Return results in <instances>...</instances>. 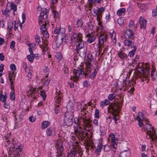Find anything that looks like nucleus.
Instances as JSON below:
<instances>
[{"label": "nucleus", "mask_w": 157, "mask_h": 157, "mask_svg": "<svg viewBox=\"0 0 157 157\" xmlns=\"http://www.w3.org/2000/svg\"><path fill=\"white\" fill-rule=\"evenodd\" d=\"M29 120L30 121L32 122H33L36 121V118L32 116L29 117Z\"/></svg>", "instance_id": "nucleus-64"}, {"label": "nucleus", "mask_w": 157, "mask_h": 157, "mask_svg": "<svg viewBox=\"0 0 157 157\" xmlns=\"http://www.w3.org/2000/svg\"><path fill=\"white\" fill-rule=\"evenodd\" d=\"M122 104L119 102L114 103L109 105L108 108V110L112 113L118 114L120 111Z\"/></svg>", "instance_id": "nucleus-3"}, {"label": "nucleus", "mask_w": 157, "mask_h": 157, "mask_svg": "<svg viewBox=\"0 0 157 157\" xmlns=\"http://www.w3.org/2000/svg\"><path fill=\"white\" fill-rule=\"evenodd\" d=\"M136 84L135 81L133 80H132L130 81V80H128V88L132 87L130 88V90L128 91V93L130 92L131 94H134L133 91L135 90L134 86Z\"/></svg>", "instance_id": "nucleus-15"}, {"label": "nucleus", "mask_w": 157, "mask_h": 157, "mask_svg": "<svg viewBox=\"0 0 157 157\" xmlns=\"http://www.w3.org/2000/svg\"><path fill=\"white\" fill-rule=\"evenodd\" d=\"M63 31H65L64 29L56 27L54 30V33L56 34H58L60 33H63Z\"/></svg>", "instance_id": "nucleus-29"}, {"label": "nucleus", "mask_w": 157, "mask_h": 157, "mask_svg": "<svg viewBox=\"0 0 157 157\" xmlns=\"http://www.w3.org/2000/svg\"><path fill=\"white\" fill-rule=\"evenodd\" d=\"M105 9L103 7H101L100 8H99L98 9L94 10V13H97L98 14H101L102 15L103 12L105 11Z\"/></svg>", "instance_id": "nucleus-28"}, {"label": "nucleus", "mask_w": 157, "mask_h": 157, "mask_svg": "<svg viewBox=\"0 0 157 157\" xmlns=\"http://www.w3.org/2000/svg\"><path fill=\"white\" fill-rule=\"evenodd\" d=\"M125 11V9L124 8H121L118 10L117 11V14L119 16L121 15L122 13H124Z\"/></svg>", "instance_id": "nucleus-35"}, {"label": "nucleus", "mask_w": 157, "mask_h": 157, "mask_svg": "<svg viewBox=\"0 0 157 157\" xmlns=\"http://www.w3.org/2000/svg\"><path fill=\"white\" fill-rule=\"evenodd\" d=\"M10 99L12 101H14L15 100V97L14 90L11 92L10 93Z\"/></svg>", "instance_id": "nucleus-41"}, {"label": "nucleus", "mask_w": 157, "mask_h": 157, "mask_svg": "<svg viewBox=\"0 0 157 157\" xmlns=\"http://www.w3.org/2000/svg\"><path fill=\"white\" fill-rule=\"evenodd\" d=\"M98 70V68H97V67H96V68L94 70V71L92 73V74H88L87 78H90L92 79H94L97 73Z\"/></svg>", "instance_id": "nucleus-24"}, {"label": "nucleus", "mask_w": 157, "mask_h": 157, "mask_svg": "<svg viewBox=\"0 0 157 157\" xmlns=\"http://www.w3.org/2000/svg\"><path fill=\"white\" fill-rule=\"evenodd\" d=\"M136 30L128 29V32H129V34H128V39H133L134 38V35L135 34V32Z\"/></svg>", "instance_id": "nucleus-23"}, {"label": "nucleus", "mask_w": 157, "mask_h": 157, "mask_svg": "<svg viewBox=\"0 0 157 157\" xmlns=\"http://www.w3.org/2000/svg\"><path fill=\"white\" fill-rule=\"evenodd\" d=\"M53 15L54 18H57L58 17L59 13H58L54 10H53Z\"/></svg>", "instance_id": "nucleus-59"}, {"label": "nucleus", "mask_w": 157, "mask_h": 157, "mask_svg": "<svg viewBox=\"0 0 157 157\" xmlns=\"http://www.w3.org/2000/svg\"><path fill=\"white\" fill-rule=\"evenodd\" d=\"M10 6L11 10H13L14 11H16L17 10V6L15 5L13 2H11Z\"/></svg>", "instance_id": "nucleus-37"}, {"label": "nucleus", "mask_w": 157, "mask_h": 157, "mask_svg": "<svg viewBox=\"0 0 157 157\" xmlns=\"http://www.w3.org/2000/svg\"><path fill=\"white\" fill-rule=\"evenodd\" d=\"M29 94L31 96V97L33 98L34 99H36L37 97V91L36 89L33 88V89L31 90Z\"/></svg>", "instance_id": "nucleus-25"}, {"label": "nucleus", "mask_w": 157, "mask_h": 157, "mask_svg": "<svg viewBox=\"0 0 157 157\" xmlns=\"http://www.w3.org/2000/svg\"><path fill=\"white\" fill-rule=\"evenodd\" d=\"M118 55L119 57L122 59H126L127 56L126 54L122 51H120L118 52Z\"/></svg>", "instance_id": "nucleus-31"}, {"label": "nucleus", "mask_w": 157, "mask_h": 157, "mask_svg": "<svg viewBox=\"0 0 157 157\" xmlns=\"http://www.w3.org/2000/svg\"><path fill=\"white\" fill-rule=\"evenodd\" d=\"M83 24L82 20L81 19L78 20L76 24L77 27L78 28L79 27H82Z\"/></svg>", "instance_id": "nucleus-43"}, {"label": "nucleus", "mask_w": 157, "mask_h": 157, "mask_svg": "<svg viewBox=\"0 0 157 157\" xmlns=\"http://www.w3.org/2000/svg\"><path fill=\"white\" fill-rule=\"evenodd\" d=\"M47 41H46V42L44 41L43 42V45H41L40 44V47L41 48L42 50H44L45 47H47ZM47 47H46V48Z\"/></svg>", "instance_id": "nucleus-48"}, {"label": "nucleus", "mask_w": 157, "mask_h": 157, "mask_svg": "<svg viewBox=\"0 0 157 157\" xmlns=\"http://www.w3.org/2000/svg\"><path fill=\"white\" fill-rule=\"evenodd\" d=\"M14 25V23L12 21H10L8 23V27L9 30H11Z\"/></svg>", "instance_id": "nucleus-42"}, {"label": "nucleus", "mask_w": 157, "mask_h": 157, "mask_svg": "<svg viewBox=\"0 0 157 157\" xmlns=\"http://www.w3.org/2000/svg\"><path fill=\"white\" fill-rule=\"evenodd\" d=\"M74 46H75V50L77 53H79L80 54L82 52L81 50L83 49L84 47V42L82 40V39H79L78 41L74 43Z\"/></svg>", "instance_id": "nucleus-8"}, {"label": "nucleus", "mask_w": 157, "mask_h": 157, "mask_svg": "<svg viewBox=\"0 0 157 157\" xmlns=\"http://www.w3.org/2000/svg\"><path fill=\"white\" fill-rule=\"evenodd\" d=\"M9 78L10 82H14V80H15V77L13 76V75H11V74H9Z\"/></svg>", "instance_id": "nucleus-50"}, {"label": "nucleus", "mask_w": 157, "mask_h": 157, "mask_svg": "<svg viewBox=\"0 0 157 157\" xmlns=\"http://www.w3.org/2000/svg\"><path fill=\"white\" fill-rule=\"evenodd\" d=\"M71 43H73L79 41V39L81 40L82 39V35L80 33L77 34L74 32H73L71 34Z\"/></svg>", "instance_id": "nucleus-9"}, {"label": "nucleus", "mask_w": 157, "mask_h": 157, "mask_svg": "<svg viewBox=\"0 0 157 157\" xmlns=\"http://www.w3.org/2000/svg\"><path fill=\"white\" fill-rule=\"evenodd\" d=\"M88 61L86 63V71L89 74H91L92 70L91 63L93 60L92 55L91 54L89 53L87 55Z\"/></svg>", "instance_id": "nucleus-5"}, {"label": "nucleus", "mask_w": 157, "mask_h": 157, "mask_svg": "<svg viewBox=\"0 0 157 157\" xmlns=\"http://www.w3.org/2000/svg\"><path fill=\"white\" fill-rule=\"evenodd\" d=\"M107 39V36L105 33H102L99 38L98 43L101 45H103L105 42H106Z\"/></svg>", "instance_id": "nucleus-11"}, {"label": "nucleus", "mask_w": 157, "mask_h": 157, "mask_svg": "<svg viewBox=\"0 0 157 157\" xmlns=\"http://www.w3.org/2000/svg\"><path fill=\"white\" fill-rule=\"evenodd\" d=\"M109 100H108L107 99H105L101 102L100 106L102 108H103L104 106L109 105Z\"/></svg>", "instance_id": "nucleus-32"}, {"label": "nucleus", "mask_w": 157, "mask_h": 157, "mask_svg": "<svg viewBox=\"0 0 157 157\" xmlns=\"http://www.w3.org/2000/svg\"><path fill=\"white\" fill-rule=\"evenodd\" d=\"M133 47V49L130 51L128 53V56L132 57L134 55L135 53L137 47L136 46L132 44V41L131 40H128V47L129 48H132Z\"/></svg>", "instance_id": "nucleus-10"}, {"label": "nucleus", "mask_w": 157, "mask_h": 157, "mask_svg": "<svg viewBox=\"0 0 157 157\" xmlns=\"http://www.w3.org/2000/svg\"><path fill=\"white\" fill-rule=\"evenodd\" d=\"M40 95L42 97L43 100H45L46 98V95L45 92L44 90H42L40 91Z\"/></svg>", "instance_id": "nucleus-51"}, {"label": "nucleus", "mask_w": 157, "mask_h": 157, "mask_svg": "<svg viewBox=\"0 0 157 157\" xmlns=\"http://www.w3.org/2000/svg\"><path fill=\"white\" fill-rule=\"evenodd\" d=\"M2 14L6 17H8L10 14V10L8 9L7 7H6L5 9L2 10Z\"/></svg>", "instance_id": "nucleus-26"}, {"label": "nucleus", "mask_w": 157, "mask_h": 157, "mask_svg": "<svg viewBox=\"0 0 157 157\" xmlns=\"http://www.w3.org/2000/svg\"><path fill=\"white\" fill-rule=\"evenodd\" d=\"M43 71L44 72L47 74H48L49 72L48 68L45 66L44 67Z\"/></svg>", "instance_id": "nucleus-60"}, {"label": "nucleus", "mask_w": 157, "mask_h": 157, "mask_svg": "<svg viewBox=\"0 0 157 157\" xmlns=\"http://www.w3.org/2000/svg\"><path fill=\"white\" fill-rule=\"evenodd\" d=\"M63 71L66 76H67L68 74L69 70L67 67L66 65H64L63 68Z\"/></svg>", "instance_id": "nucleus-36"}, {"label": "nucleus", "mask_w": 157, "mask_h": 157, "mask_svg": "<svg viewBox=\"0 0 157 157\" xmlns=\"http://www.w3.org/2000/svg\"><path fill=\"white\" fill-rule=\"evenodd\" d=\"M35 42L37 44L40 45L41 41L40 40V37L37 35H36L35 36Z\"/></svg>", "instance_id": "nucleus-38"}, {"label": "nucleus", "mask_w": 157, "mask_h": 157, "mask_svg": "<svg viewBox=\"0 0 157 157\" xmlns=\"http://www.w3.org/2000/svg\"><path fill=\"white\" fill-rule=\"evenodd\" d=\"M65 31H63V35L62 36V37L61 39L62 40V42L64 40V42L65 43H67L68 42V37L67 36V35L64 34Z\"/></svg>", "instance_id": "nucleus-33"}, {"label": "nucleus", "mask_w": 157, "mask_h": 157, "mask_svg": "<svg viewBox=\"0 0 157 157\" xmlns=\"http://www.w3.org/2000/svg\"><path fill=\"white\" fill-rule=\"evenodd\" d=\"M48 24L43 23V25H41L40 28V30L41 33L46 38H48L49 35L47 31L46 26Z\"/></svg>", "instance_id": "nucleus-12"}, {"label": "nucleus", "mask_w": 157, "mask_h": 157, "mask_svg": "<svg viewBox=\"0 0 157 157\" xmlns=\"http://www.w3.org/2000/svg\"><path fill=\"white\" fill-rule=\"evenodd\" d=\"M128 27H129L128 29L132 30H136L137 28V25L135 24L134 21L132 20H130Z\"/></svg>", "instance_id": "nucleus-22"}, {"label": "nucleus", "mask_w": 157, "mask_h": 157, "mask_svg": "<svg viewBox=\"0 0 157 157\" xmlns=\"http://www.w3.org/2000/svg\"><path fill=\"white\" fill-rule=\"evenodd\" d=\"M144 65V67H143V68L141 67L139 68V71H140V70L141 71L140 73H149L150 71L148 64L147 63H145Z\"/></svg>", "instance_id": "nucleus-17"}, {"label": "nucleus", "mask_w": 157, "mask_h": 157, "mask_svg": "<svg viewBox=\"0 0 157 157\" xmlns=\"http://www.w3.org/2000/svg\"><path fill=\"white\" fill-rule=\"evenodd\" d=\"M105 18L106 20V22H109L111 19L110 15L109 13L106 15Z\"/></svg>", "instance_id": "nucleus-62"}, {"label": "nucleus", "mask_w": 157, "mask_h": 157, "mask_svg": "<svg viewBox=\"0 0 157 157\" xmlns=\"http://www.w3.org/2000/svg\"><path fill=\"white\" fill-rule=\"evenodd\" d=\"M95 14V15L97 16V20L98 21H100L102 17V15L101 14H98L97 13Z\"/></svg>", "instance_id": "nucleus-54"}, {"label": "nucleus", "mask_w": 157, "mask_h": 157, "mask_svg": "<svg viewBox=\"0 0 157 157\" xmlns=\"http://www.w3.org/2000/svg\"><path fill=\"white\" fill-rule=\"evenodd\" d=\"M70 113V116H67L65 115L63 125L66 127H68L72 125L73 123V119L74 117L73 112H71Z\"/></svg>", "instance_id": "nucleus-4"}, {"label": "nucleus", "mask_w": 157, "mask_h": 157, "mask_svg": "<svg viewBox=\"0 0 157 157\" xmlns=\"http://www.w3.org/2000/svg\"><path fill=\"white\" fill-rule=\"evenodd\" d=\"M48 77V75H46L45 78H44L42 80V82H44V84L45 86H47L49 85L50 81V79L47 78Z\"/></svg>", "instance_id": "nucleus-30"}, {"label": "nucleus", "mask_w": 157, "mask_h": 157, "mask_svg": "<svg viewBox=\"0 0 157 157\" xmlns=\"http://www.w3.org/2000/svg\"><path fill=\"white\" fill-rule=\"evenodd\" d=\"M46 133L47 135L50 136H55L56 134L55 129L53 127L48 128L46 129Z\"/></svg>", "instance_id": "nucleus-18"}, {"label": "nucleus", "mask_w": 157, "mask_h": 157, "mask_svg": "<svg viewBox=\"0 0 157 157\" xmlns=\"http://www.w3.org/2000/svg\"><path fill=\"white\" fill-rule=\"evenodd\" d=\"M79 143L77 141H76L75 143H73V150H71L70 152H69L67 155V157H75L77 156V154H79L78 151L77 150V148L76 147L78 145Z\"/></svg>", "instance_id": "nucleus-7"}, {"label": "nucleus", "mask_w": 157, "mask_h": 157, "mask_svg": "<svg viewBox=\"0 0 157 157\" xmlns=\"http://www.w3.org/2000/svg\"><path fill=\"white\" fill-rule=\"evenodd\" d=\"M83 121L86 129L88 128L89 129L87 131L89 132L90 129H91L92 128V124H91L92 121L90 120V119L88 118L87 119H83Z\"/></svg>", "instance_id": "nucleus-14"}, {"label": "nucleus", "mask_w": 157, "mask_h": 157, "mask_svg": "<svg viewBox=\"0 0 157 157\" xmlns=\"http://www.w3.org/2000/svg\"><path fill=\"white\" fill-rule=\"evenodd\" d=\"M152 15L153 17H155L157 16V6L155 9L152 10Z\"/></svg>", "instance_id": "nucleus-47"}, {"label": "nucleus", "mask_w": 157, "mask_h": 157, "mask_svg": "<svg viewBox=\"0 0 157 157\" xmlns=\"http://www.w3.org/2000/svg\"><path fill=\"white\" fill-rule=\"evenodd\" d=\"M55 98L56 102L58 104H59L61 102L62 99L61 97L58 95L57 96L56 95Z\"/></svg>", "instance_id": "nucleus-39"}, {"label": "nucleus", "mask_w": 157, "mask_h": 157, "mask_svg": "<svg viewBox=\"0 0 157 157\" xmlns=\"http://www.w3.org/2000/svg\"><path fill=\"white\" fill-rule=\"evenodd\" d=\"M139 56L138 55H136L135 56V58L132 59V63H137V61L139 58Z\"/></svg>", "instance_id": "nucleus-58"}, {"label": "nucleus", "mask_w": 157, "mask_h": 157, "mask_svg": "<svg viewBox=\"0 0 157 157\" xmlns=\"http://www.w3.org/2000/svg\"><path fill=\"white\" fill-rule=\"evenodd\" d=\"M22 23L23 24L25 22L26 19V16L25 13H22Z\"/></svg>", "instance_id": "nucleus-63"}, {"label": "nucleus", "mask_w": 157, "mask_h": 157, "mask_svg": "<svg viewBox=\"0 0 157 157\" xmlns=\"http://www.w3.org/2000/svg\"><path fill=\"white\" fill-rule=\"evenodd\" d=\"M3 107L6 109H9L10 108V106L9 103L8 102L6 101L4 102L3 104Z\"/></svg>", "instance_id": "nucleus-56"}, {"label": "nucleus", "mask_w": 157, "mask_h": 157, "mask_svg": "<svg viewBox=\"0 0 157 157\" xmlns=\"http://www.w3.org/2000/svg\"><path fill=\"white\" fill-rule=\"evenodd\" d=\"M73 73V75L71 76L70 79L74 81H77L83 75L87 78L88 74H90L88 73L86 70L85 71H83L82 68H77L76 69H74Z\"/></svg>", "instance_id": "nucleus-2"}, {"label": "nucleus", "mask_w": 157, "mask_h": 157, "mask_svg": "<svg viewBox=\"0 0 157 157\" xmlns=\"http://www.w3.org/2000/svg\"><path fill=\"white\" fill-rule=\"evenodd\" d=\"M10 68L13 71H14L16 70V67L14 64H12L10 65Z\"/></svg>", "instance_id": "nucleus-61"}, {"label": "nucleus", "mask_w": 157, "mask_h": 157, "mask_svg": "<svg viewBox=\"0 0 157 157\" xmlns=\"http://www.w3.org/2000/svg\"><path fill=\"white\" fill-rule=\"evenodd\" d=\"M45 12L44 11H42L41 12L39 18V24L40 25L42 24V20L44 19V21H43V23L45 22V24H48L49 21L47 18L48 17L47 10L45 9Z\"/></svg>", "instance_id": "nucleus-6"}, {"label": "nucleus", "mask_w": 157, "mask_h": 157, "mask_svg": "<svg viewBox=\"0 0 157 157\" xmlns=\"http://www.w3.org/2000/svg\"><path fill=\"white\" fill-rule=\"evenodd\" d=\"M102 147V144H100L98 145L97 147V148L95 151V152L98 153L99 152H100L101 151V150Z\"/></svg>", "instance_id": "nucleus-49"}, {"label": "nucleus", "mask_w": 157, "mask_h": 157, "mask_svg": "<svg viewBox=\"0 0 157 157\" xmlns=\"http://www.w3.org/2000/svg\"><path fill=\"white\" fill-rule=\"evenodd\" d=\"M138 122V125L139 127H141L143 126H144H144V124H143V121L144 120H141L140 121H139V120H137Z\"/></svg>", "instance_id": "nucleus-55"}, {"label": "nucleus", "mask_w": 157, "mask_h": 157, "mask_svg": "<svg viewBox=\"0 0 157 157\" xmlns=\"http://www.w3.org/2000/svg\"><path fill=\"white\" fill-rule=\"evenodd\" d=\"M146 134V137L151 141H155L157 140V129H155L151 124H146L144 126Z\"/></svg>", "instance_id": "nucleus-1"}, {"label": "nucleus", "mask_w": 157, "mask_h": 157, "mask_svg": "<svg viewBox=\"0 0 157 157\" xmlns=\"http://www.w3.org/2000/svg\"><path fill=\"white\" fill-rule=\"evenodd\" d=\"M7 98V96L1 94H0V100L3 102H5Z\"/></svg>", "instance_id": "nucleus-40"}, {"label": "nucleus", "mask_w": 157, "mask_h": 157, "mask_svg": "<svg viewBox=\"0 0 157 157\" xmlns=\"http://www.w3.org/2000/svg\"><path fill=\"white\" fill-rule=\"evenodd\" d=\"M140 28L144 29H145L147 27V21L142 17H140L139 19Z\"/></svg>", "instance_id": "nucleus-16"}, {"label": "nucleus", "mask_w": 157, "mask_h": 157, "mask_svg": "<svg viewBox=\"0 0 157 157\" xmlns=\"http://www.w3.org/2000/svg\"><path fill=\"white\" fill-rule=\"evenodd\" d=\"M152 68L151 70V76L152 79L155 80L157 78V72L156 71L155 67H154L153 65H152Z\"/></svg>", "instance_id": "nucleus-20"}, {"label": "nucleus", "mask_w": 157, "mask_h": 157, "mask_svg": "<svg viewBox=\"0 0 157 157\" xmlns=\"http://www.w3.org/2000/svg\"><path fill=\"white\" fill-rule=\"evenodd\" d=\"M34 54H30L27 56V59L31 63L33 62L35 56H33Z\"/></svg>", "instance_id": "nucleus-34"}, {"label": "nucleus", "mask_w": 157, "mask_h": 157, "mask_svg": "<svg viewBox=\"0 0 157 157\" xmlns=\"http://www.w3.org/2000/svg\"><path fill=\"white\" fill-rule=\"evenodd\" d=\"M127 153L126 151H124L121 152L118 157H127Z\"/></svg>", "instance_id": "nucleus-45"}, {"label": "nucleus", "mask_w": 157, "mask_h": 157, "mask_svg": "<svg viewBox=\"0 0 157 157\" xmlns=\"http://www.w3.org/2000/svg\"><path fill=\"white\" fill-rule=\"evenodd\" d=\"M99 111L98 109H96L95 110L94 114L95 117L96 118H98L99 117Z\"/></svg>", "instance_id": "nucleus-52"}, {"label": "nucleus", "mask_w": 157, "mask_h": 157, "mask_svg": "<svg viewBox=\"0 0 157 157\" xmlns=\"http://www.w3.org/2000/svg\"><path fill=\"white\" fill-rule=\"evenodd\" d=\"M116 94H110L108 96V99L109 101L113 100L114 98L116 97Z\"/></svg>", "instance_id": "nucleus-46"}, {"label": "nucleus", "mask_w": 157, "mask_h": 157, "mask_svg": "<svg viewBox=\"0 0 157 157\" xmlns=\"http://www.w3.org/2000/svg\"><path fill=\"white\" fill-rule=\"evenodd\" d=\"M86 37L87 38V42L89 44L94 43L96 38L95 35L92 33L87 34L86 36Z\"/></svg>", "instance_id": "nucleus-13"}, {"label": "nucleus", "mask_w": 157, "mask_h": 157, "mask_svg": "<svg viewBox=\"0 0 157 157\" xmlns=\"http://www.w3.org/2000/svg\"><path fill=\"white\" fill-rule=\"evenodd\" d=\"M9 136H4V138L5 139L6 141L7 142L6 145L9 144L10 143V141L9 139Z\"/></svg>", "instance_id": "nucleus-57"}, {"label": "nucleus", "mask_w": 157, "mask_h": 157, "mask_svg": "<svg viewBox=\"0 0 157 157\" xmlns=\"http://www.w3.org/2000/svg\"><path fill=\"white\" fill-rule=\"evenodd\" d=\"M136 119L139 121L141 120H144L146 122V124H149L148 123L149 121L147 119H145L144 114L141 112L138 113V116L136 118Z\"/></svg>", "instance_id": "nucleus-19"}, {"label": "nucleus", "mask_w": 157, "mask_h": 157, "mask_svg": "<svg viewBox=\"0 0 157 157\" xmlns=\"http://www.w3.org/2000/svg\"><path fill=\"white\" fill-rule=\"evenodd\" d=\"M50 123L48 121H43L41 124V128L43 129H44L47 128L49 126Z\"/></svg>", "instance_id": "nucleus-27"}, {"label": "nucleus", "mask_w": 157, "mask_h": 157, "mask_svg": "<svg viewBox=\"0 0 157 157\" xmlns=\"http://www.w3.org/2000/svg\"><path fill=\"white\" fill-rule=\"evenodd\" d=\"M83 128L77 125L75 130V132L78 136L81 137L83 135Z\"/></svg>", "instance_id": "nucleus-21"}, {"label": "nucleus", "mask_w": 157, "mask_h": 157, "mask_svg": "<svg viewBox=\"0 0 157 157\" xmlns=\"http://www.w3.org/2000/svg\"><path fill=\"white\" fill-rule=\"evenodd\" d=\"M110 150V147L109 145H105L104 146V150L105 151L107 152Z\"/></svg>", "instance_id": "nucleus-53"}, {"label": "nucleus", "mask_w": 157, "mask_h": 157, "mask_svg": "<svg viewBox=\"0 0 157 157\" xmlns=\"http://www.w3.org/2000/svg\"><path fill=\"white\" fill-rule=\"evenodd\" d=\"M56 57L57 59L59 60H61L62 59L63 56L62 55L60 52H57L56 54Z\"/></svg>", "instance_id": "nucleus-44"}]
</instances>
